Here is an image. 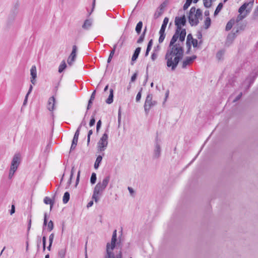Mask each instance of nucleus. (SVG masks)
I'll list each match as a JSON object with an SVG mask.
<instances>
[{
    "mask_svg": "<svg viewBox=\"0 0 258 258\" xmlns=\"http://www.w3.org/2000/svg\"><path fill=\"white\" fill-rule=\"evenodd\" d=\"M183 54L184 48L179 43L172 46L169 45L165 55L167 67L171 71H174L183 58Z\"/></svg>",
    "mask_w": 258,
    "mask_h": 258,
    "instance_id": "nucleus-1",
    "label": "nucleus"
},
{
    "mask_svg": "<svg viewBox=\"0 0 258 258\" xmlns=\"http://www.w3.org/2000/svg\"><path fill=\"white\" fill-rule=\"evenodd\" d=\"M117 234L115 230L111 238V243H107L106 245V254L104 258H122V252L119 248L118 243L116 245Z\"/></svg>",
    "mask_w": 258,
    "mask_h": 258,
    "instance_id": "nucleus-2",
    "label": "nucleus"
},
{
    "mask_svg": "<svg viewBox=\"0 0 258 258\" xmlns=\"http://www.w3.org/2000/svg\"><path fill=\"white\" fill-rule=\"evenodd\" d=\"M110 180V176H106L101 182H99L96 185L94 188L92 199L96 203H97L101 196L102 195L103 191L107 187Z\"/></svg>",
    "mask_w": 258,
    "mask_h": 258,
    "instance_id": "nucleus-3",
    "label": "nucleus"
},
{
    "mask_svg": "<svg viewBox=\"0 0 258 258\" xmlns=\"http://www.w3.org/2000/svg\"><path fill=\"white\" fill-rule=\"evenodd\" d=\"M108 130H106L97 143V150L98 153H104L108 146Z\"/></svg>",
    "mask_w": 258,
    "mask_h": 258,
    "instance_id": "nucleus-4",
    "label": "nucleus"
},
{
    "mask_svg": "<svg viewBox=\"0 0 258 258\" xmlns=\"http://www.w3.org/2000/svg\"><path fill=\"white\" fill-rule=\"evenodd\" d=\"M20 163V155L19 154H16L14 155L10 166V169L9 174V178L11 179L15 172L18 169V167Z\"/></svg>",
    "mask_w": 258,
    "mask_h": 258,
    "instance_id": "nucleus-5",
    "label": "nucleus"
},
{
    "mask_svg": "<svg viewBox=\"0 0 258 258\" xmlns=\"http://www.w3.org/2000/svg\"><path fill=\"white\" fill-rule=\"evenodd\" d=\"M161 141L159 139L158 135H157L154 142V148L153 152V158L158 159L161 155Z\"/></svg>",
    "mask_w": 258,
    "mask_h": 258,
    "instance_id": "nucleus-6",
    "label": "nucleus"
},
{
    "mask_svg": "<svg viewBox=\"0 0 258 258\" xmlns=\"http://www.w3.org/2000/svg\"><path fill=\"white\" fill-rule=\"evenodd\" d=\"M152 98V94L149 93L147 95L144 105V110L146 114H148L150 109L157 104V102L156 101H153Z\"/></svg>",
    "mask_w": 258,
    "mask_h": 258,
    "instance_id": "nucleus-7",
    "label": "nucleus"
},
{
    "mask_svg": "<svg viewBox=\"0 0 258 258\" xmlns=\"http://www.w3.org/2000/svg\"><path fill=\"white\" fill-rule=\"evenodd\" d=\"M195 12L196 8L194 7H191L188 16V22L191 26H197L199 23V19H200L198 17H194Z\"/></svg>",
    "mask_w": 258,
    "mask_h": 258,
    "instance_id": "nucleus-8",
    "label": "nucleus"
},
{
    "mask_svg": "<svg viewBox=\"0 0 258 258\" xmlns=\"http://www.w3.org/2000/svg\"><path fill=\"white\" fill-rule=\"evenodd\" d=\"M186 20L184 15L181 17H176L175 18V25L176 27V30L180 31L182 30V26L185 25Z\"/></svg>",
    "mask_w": 258,
    "mask_h": 258,
    "instance_id": "nucleus-9",
    "label": "nucleus"
},
{
    "mask_svg": "<svg viewBox=\"0 0 258 258\" xmlns=\"http://www.w3.org/2000/svg\"><path fill=\"white\" fill-rule=\"evenodd\" d=\"M166 6V4L165 2H163L157 8L154 15V19H156L162 15Z\"/></svg>",
    "mask_w": 258,
    "mask_h": 258,
    "instance_id": "nucleus-10",
    "label": "nucleus"
},
{
    "mask_svg": "<svg viewBox=\"0 0 258 258\" xmlns=\"http://www.w3.org/2000/svg\"><path fill=\"white\" fill-rule=\"evenodd\" d=\"M197 56L196 55H193L191 56H187L185 57L184 60H183L182 62V68L183 69H185L187 67V66L191 64L194 60L197 58Z\"/></svg>",
    "mask_w": 258,
    "mask_h": 258,
    "instance_id": "nucleus-11",
    "label": "nucleus"
},
{
    "mask_svg": "<svg viewBox=\"0 0 258 258\" xmlns=\"http://www.w3.org/2000/svg\"><path fill=\"white\" fill-rule=\"evenodd\" d=\"M77 51V47L76 45H74L73 46L72 52L68 59V63L69 65H72V64L75 61L76 57Z\"/></svg>",
    "mask_w": 258,
    "mask_h": 258,
    "instance_id": "nucleus-12",
    "label": "nucleus"
},
{
    "mask_svg": "<svg viewBox=\"0 0 258 258\" xmlns=\"http://www.w3.org/2000/svg\"><path fill=\"white\" fill-rule=\"evenodd\" d=\"M93 20L91 18L86 19L82 26V28L83 30L88 31L91 29L93 26Z\"/></svg>",
    "mask_w": 258,
    "mask_h": 258,
    "instance_id": "nucleus-13",
    "label": "nucleus"
},
{
    "mask_svg": "<svg viewBox=\"0 0 258 258\" xmlns=\"http://www.w3.org/2000/svg\"><path fill=\"white\" fill-rule=\"evenodd\" d=\"M253 0L252 1H250L249 2H245L238 9V13L240 14H242V13L246 10V8L249 6L250 5L251 8L252 7V5L253 4Z\"/></svg>",
    "mask_w": 258,
    "mask_h": 258,
    "instance_id": "nucleus-14",
    "label": "nucleus"
},
{
    "mask_svg": "<svg viewBox=\"0 0 258 258\" xmlns=\"http://www.w3.org/2000/svg\"><path fill=\"white\" fill-rule=\"evenodd\" d=\"M141 50V47H138L136 48V49L134 51V53L132 57V62H131L132 65L134 64L133 62L136 61L137 59V58H138L139 55L140 53Z\"/></svg>",
    "mask_w": 258,
    "mask_h": 258,
    "instance_id": "nucleus-15",
    "label": "nucleus"
},
{
    "mask_svg": "<svg viewBox=\"0 0 258 258\" xmlns=\"http://www.w3.org/2000/svg\"><path fill=\"white\" fill-rule=\"evenodd\" d=\"M55 99L53 96L50 97L48 101L47 109L49 111H52L54 109Z\"/></svg>",
    "mask_w": 258,
    "mask_h": 258,
    "instance_id": "nucleus-16",
    "label": "nucleus"
},
{
    "mask_svg": "<svg viewBox=\"0 0 258 258\" xmlns=\"http://www.w3.org/2000/svg\"><path fill=\"white\" fill-rule=\"evenodd\" d=\"M179 31L177 30H175V33L173 34L170 40L169 45L172 46V45H176V42L177 41L179 37V35L180 34L179 33Z\"/></svg>",
    "mask_w": 258,
    "mask_h": 258,
    "instance_id": "nucleus-17",
    "label": "nucleus"
},
{
    "mask_svg": "<svg viewBox=\"0 0 258 258\" xmlns=\"http://www.w3.org/2000/svg\"><path fill=\"white\" fill-rule=\"evenodd\" d=\"M95 95H96V90H94L92 93L91 95L90 98V99L88 101V105L87 107V111L86 112V114H87L88 110H89L90 108H91V107L93 104V102L95 98Z\"/></svg>",
    "mask_w": 258,
    "mask_h": 258,
    "instance_id": "nucleus-18",
    "label": "nucleus"
},
{
    "mask_svg": "<svg viewBox=\"0 0 258 258\" xmlns=\"http://www.w3.org/2000/svg\"><path fill=\"white\" fill-rule=\"evenodd\" d=\"M104 156V153H102L101 155H99L96 159L94 163V168L97 169L100 166V164L102 161L103 157Z\"/></svg>",
    "mask_w": 258,
    "mask_h": 258,
    "instance_id": "nucleus-19",
    "label": "nucleus"
},
{
    "mask_svg": "<svg viewBox=\"0 0 258 258\" xmlns=\"http://www.w3.org/2000/svg\"><path fill=\"white\" fill-rule=\"evenodd\" d=\"M179 41L183 42L185 40V37L186 36V30L185 29H182V30L179 31Z\"/></svg>",
    "mask_w": 258,
    "mask_h": 258,
    "instance_id": "nucleus-20",
    "label": "nucleus"
},
{
    "mask_svg": "<svg viewBox=\"0 0 258 258\" xmlns=\"http://www.w3.org/2000/svg\"><path fill=\"white\" fill-rule=\"evenodd\" d=\"M113 101V90L112 89H110L109 90V95L107 99L106 100L105 102L107 104H110L112 103Z\"/></svg>",
    "mask_w": 258,
    "mask_h": 258,
    "instance_id": "nucleus-21",
    "label": "nucleus"
},
{
    "mask_svg": "<svg viewBox=\"0 0 258 258\" xmlns=\"http://www.w3.org/2000/svg\"><path fill=\"white\" fill-rule=\"evenodd\" d=\"M235 22V20L233 19H231V20H230V21L228 22L226 25L225 30L226 31L230 30L232 28L233 25L234 24Z\"/></svg>",
    "mask_w": 258,
    "mask_h": 258,
    "instance_id": "nucleus-22",
    "label": "nucleus"
},
{
    "mask_svg": "<svg viewBox=\"0 0 258 258\" xmlns=\"http://www.w3.org/2000/svg\"><path fill=\"white\" fill-rule=\"evenodd\" d=\"M169 22V18L168 17L164 18L160 31H165L167 25Z\"/></svg>",
    "mask_w": 258,
    "mask_h": 258,
    "instance_id": "nucleus-23",
    "label": "nucleus"
},
{
    "mask_svg": "<svg viewBox=\"0 0 258 258\" xmlns=\"http://www.w3.org/2000/svg\"><path fill=\"white\" fill-rule=\"evenodd\" d=\"M67 251L66 247L60 248L58 251V255L60 258H65Z\"/></svg>",
    "mask_w": 258,
    "mask_h": 258,
    "instance_id": "nucleus-24",
    "label": "nucleus"
},
{
    "mask_svg": "<svg viewBox=\"0 0 258 258\" xmlns=\"http://www.w3.org/2000/svg\"><path fill=\"white\" fill-rule=\"evenodd\" d=\"M142 27H143V22L142 21H139L137 23L136 28H135V31L138 35L140 34L141 31H142Z\"/></svg>",
    "mask_w": 258,
    "mask_h": 258,
    "instance_id": "nucleus-25",
    "label": "nucleus"
},
{
    "mask_svg": "<svg viewBox=\"0 0 258 258\" xmlns=\"http://www.w3.org/2000/svg\"><path fill=\"white\" fill-rule=\"evenodd\" d=\"M44 203L46 205H50V209H51L54 204V201L52 200L50 198L46 197L44 199Z\"/></svg>",
    "mask_w": 258,
    "mask_h": 258,
    "instance_id": "nucleus-26",
    "label": "nucleus"
},
{
    "mask_svg": "<svg viewBox=\"0 0 258 258\" xmlns=\"http://www.w3.org/2000/svg\"><path fill=\"white\" fill-rule=\"evenodd\" d=\"M30 73L31 78L32 79H36L37 77V71H36V68L35 66H33L30 70Z\"/></svg>",
    "mask_w": 258,
    "mask_h": 258,
    "instance_id": "nucleus-27",
    "label": "nucleus"
},
{
    "mask_svg": "<svg viewBox=\"0 0 258 258\" xmlns=\"http://www.w3.org/2000/svg\"><path fill=\"white\" fill-rule=\"evenodd\" d=\"M211 24V20L210 18L209 17H207L204 21V28L205 29H208L210 27Z\"/></svg>",
    "mask_w": 258,
    "mask_h": 258,
    "instance_id": "nucleus-28",
    "label": "nucleus"
},
{
    "mask_svg": "<svg viewBox=\"0 0 258 258\" xmlns=\"http://www.w3.org/2000/svg\"><path fill=\"white\" fill-rule=\"evenodd\" d=\"M70 193L68 191L65 192L63 195V199H62L63 203L64 204H67L70 200Z\"/></svg>",
    "mask_w": 258,
    "mask_h": 258,
    "instance_id": "nucleus-29",
    "label": "nucleus"
},
{
    "mask_svg": "<svg viewBox=\"0 0 258 258\" xmlns=\"http://www.w3.org/2000/svg\"><path fill=\"white\" fill-rule=\"evenodd\" d=\"M237 34L233 32L232 34H229L227 37V42L229 41H232L236 37Z\"/></svg>",
    "mask_w": 258,
    "mask_h": 258,
    "instance_id": "nucleus-30",
    "label": "nucleus"
},
{
    "mask_svg": "<svg viewBox=\"0 0 258 258\" xmlns=\"http://www.w3.org/2000/svg\"><path fill=\"white\" fill-rule=\"evenodd\" d=\"M67 64L64 60H62L59 66L58 72L61 73L66 68Z\"/></svg>",
    "mask_w": 258,
    "mask_h": 258,
    "instance_id": "nucleus-31",
    "label": "nucleus"
},
{
    "mask_svg": "<svg viewBox=\"0 0 258 258\" xmlns=\"http://www.w3.org/2000/svg\"><path fill=\"white\" fill-rule=\"evenodd\" d=\"M224 53H225V50L223 49L219 50L216 53V58L218 60L221 59L224 54Z\"/></svg>",
    "mask_w": 258,
    "mask_h": 258,
    "instance_id": "nucleus-32",
    "label": "nucleus"
},
{
    "mask_svg": "<svg viewBox=\"0 0 258 258\" xmlns=\"http://www.w3.org/2000/svg\"><path fill=\"white\" fill-rule=\"evenodd\" d=\"M80 132L79 130H77L75 133V135L74 136V138H73V141H72V142L73 143H78V138H79V135H80Z\"/></svg>",
    "mask_w": 258,
    "mask_h": 258,
    "instance_id": "nucleus-33",
    "label": "nucleus"
},
{
    "mask_svg": "<svg viewBox=\"0 0 258 258\" xmlns=\"http://www.w3.org/2000/svg\"><path fill=\"white\" fill-rule=\"evenodd\" d=\"M159 34H160V36L159 38L158 41H159V43H161L163 42V41L165 38L166 35H165V32L160 31H159Z\"/></svg>",
    "mask_w": 258,
    "mask_h": 258,
    "instance_id": "nucleus-34",
    "label": "nucleus"
},
{
    "mask_svg": "<svg viewBox=\"0 0 258 258\" xmlns=\"http://www.w3.org/2000/svg\"><path fill=\"white\" fill-rule=\"evenodd\" d=\"M223 7V5L222 3H220L216 8L214 12V15H217L221 10Z\"/></svg>",
    "mask_w": 258,
    "mask_h": 258,
    "instance_id": "nucleus-35",
    "label": "nucleus"
},
{
    "mask_svg": "<svg viewBox=\"0 0 258 258\" xmlns=\"http://www.w3.org/2000/svg\"><path fill=\"white\" fill-rule=\"evenodd\" d=\"M196 13H195L194 17H198L200 19H202V12L201 10L200 9H198L197 10L196 9Z\"/></svg>",
    "mask_w": 258,
    "mask_h": 258,
    "instance_id": "nucleus-36",
    "label": "nucleus"
},
{
    "mask_svg": "<svg viewBox=\"0 0 258 258\" xmlns=\"http://www.w3.org/2000/svg\"><path fill=\"white\" fill-rule=\"evenodd\" d=\"M237 28L235 32L237 34L240 31L243 30L245 29V25L239 24L237 25Z\"/></svg>",
    "mask_w": 258,
    "mask_h": 258,
    "instance_id": "nucleus-37",
    "label": "nucleus"
},
{
    "mask_svg": "<svg viewBox=\"0 0 258 258\" xmlns=\"http://www.w3.org/2000/svg\"><path fill=\"white\" fill-rule=\"evenodd\" d=\"M97 179L96 174L95 172H93L91 174V178H90V182L92 184H94L95 183Z\"/></svg>",
    "mask_w": 258,
    "mask_h": 258,
    "instance_id": "nucleus-38",
    "label": "nucleus"
},
{
    "mask_svg": "<svg viewBox=\"0 0 258 258\" xmlns=\"http://www.w3.org/2000/svg\"><path fill=\"white\" fill-rule=\"evenodd\" d=\"M145 35H145V32L144 33H142L141 34V35L140 36V37L138 38V39L137 40V43H138V44L142 43L144 41V40L145 39Z\"/></svg>",
    "mask_w": 258,
    "mask_h": 258,
    "instance_id": "nucleus-39",
    "label": "nucleus"
},
{
    "mask_svg": "<svg viewBox=\"0 0 258 258\" xmlns=\"http://www.w3.org/2000/svg\"><path fill=\"white\" fill-rule=\"evenodd\" d=\"M204 6L207 8L211 7L212 4V0H203Z\"/></svg>",
    "mask_w": 258,
    "mask_h": 258,
    "instance_id": "nucleus-40",
    "label": "nucleus"
},
{
    "mask_svg": "<svg viewBox=\"0 0 258 258\" xmlns=\"http://www.w3.org/2000/svg\"><path fill=\"white\" fill-rule=\"evenodd\" d=\"M257 76H258V72H256L253 76H252V77H250L249 81V86L253 84V82L254 81L255 79L257 77Z\"/></svg>",
    "mask_w": 258,
    "mask_h": 258,
    "instance_id": "nucleus-41",
    "label": "nucleus"
},
{
    "mask_svg": "<svg viewBox=\"0 0 258 258\" xmlns=\"http://www.w3.org/2000/svg\"><path fill=\"white\" fill-rule=\"evenodd\" d=\"M74 168H75V167H74V166H73V167H72V169H71L70 178L68 181V184L69 186L71 184V182H72V179L73 177L74 173Z\"/></svg>",
    "mask_w": 258,
    "mask_h": 258,
    "instance_id": "nucleus-42",
    "label": "nucleus"
},
{
    "mask_svg": "<svg viewBox=\"0 0 258 258\" xmlns=\"http://www.w3.org/2000/svg\"><path fill=\"white\" fill-rule=\"evenodd\" d=\"M86 114H85V116H86ZM86 126V121L85 120V118H83V119L82 120V121H81L80 124L79 125V126H78V128L77 130H79V131H80L81 130V128L82 127V126Z\"/></svg>",
    "mask_w": 258,
    "mask_h": 258,
    "instance_id": "nucleus-43",
    "label": "nucleus"
},
{
    "mask_svg": "<svg viewBox=\"0 0 258 258\" xmlns=\"http://www.w3.org/2000/svg\"><path fill=\"white\" fill-rule=\"evenodd\" d=\"M95 121H96V120H95V114H94L93 115H92L91 116V119L89 122V126H93L95 123Z\"/></svg>",
    "mask_w": 258,
    "mask_h": 258,
    "instance_id": "nucleus-44",
    "label": "nucleus"
},
{
    "mask_svg": "<svg viewBox=\"0 0 258 258\" xmlns=\"http://www.w3.org/2000/svg\"><path fill=\"white\" fill-rule=\"evenodd\" d=\"M142 90H143V88H141L140 91L138 93V94L137 95L136 100V102H139L141 100V96H142Z\"/></svg>",
    "mask_w": 258,
    "mask_h": 258,
    "instance_id": "nucleus-45",
    "label": "nucleus"
},
{
    "mask_svg": "<svg viewBox=\"0 0 258 258\" xmlns=\"http://www.w3.org/2000/svg\"><path fill=\"white\" fill-rule=\"evenodd\" d=\"M92 134H93L92 130H89L88 133V135H87V146H89L90 144V137H91V136L92 135Z\"/></svg>",
    "mask_w": 258,
    "mask_h": 258,
    "instance_id": "nucleus-46",
    "label": "nucleus"
},
{
    "mask_svg": "<svg viewBox=\"0 0 258 258\" xmlns=\"http://www.w3.org/2000/svg\"><path fill=\"white\" fill-rule=\"evenodd\" d=\"M53 229V223L50 220L47 224V229L48 231H51Z\"/></svg>",
    "mask_w": 258,
    "mask_h": 258,
    "instance_id": "nucleus-47",
    "label": "nucleus"
},
{
    "mask_svg": "<svg viewBox=\"0 0 258 258\" xmlns=\"http://www.w3.org/2000/svg\"><path fill=\"white\" fill-rule=\"evenodd\" d=\"M42 246H43V251H44L46 248V237L45 236H43L42 238Z\"/></svg>",
    "mask_w": 258,
    "mask_h": 258,
    "instance_id": "nucleus-48",
    "label": "nucleus"
},
{
    "mask_svg": "<svg viewBox=\"0 0 258 258\" xmlns=\"http://www.w3.org/2000/svg\"><path fill=\"white\" fill-rule=\"evenodd\" d=\"M41 242V237L40 236H37V252L40 249V245Z\"/></svg>",
    "mask_w": 258,
    "mask_h": 258,
    "instance_id": "nucleus-49",
    "label": "nucleus"
},
{
    "mask_svg": "<svg viewBox=\"0 0 258 258\" xmlns=\"http://www.w3.org/2000/svg\"><path fill=\"white\" fill-rule=\"evenodd\" d=\"M153 40L152 39H151V40H149V41L148 43V45H147V47L146 49H147L148 50H151L152 45H153Z\"/></svg>",
    "mask_w": 258,
    "mask_h": 258,
    "instance_id": "nucleus-50",
    "label": "nucleus"
},
{
    "mask_svg": "<svg viewBox=\"0 0 258 258\" xmlns=\"http://www.w3.org/2000/svg\"><path fill=\"white\" fill-rule=\"evenodd\" d=\"M101 124H102V122H101V120L100 119L97 122V125H96V132L97 133L99 132V131L100 129V127L101 126Z\"/></svg>",
    "mask_w": 258,
    "mask_h": 258,
    "instance_id": "nucleus-51",
    "label": "nucleus"
},
{
    "mask_svg": "<svg viewBox=\"0 0 258 258\" xmlns=\"http://www.w3.org/2000/svg\"><path fill=\"white\" fill-rule=\"evenodd\" d=\"M186 44L187 47V50L186 51V54H189L191 49V45L190 42H186Z\"/></svg>",
    "mask_w": 258,
    "mask_h": 258,
    "instance_id": "nucleus-52",
    "label": "nucleus"
},
{
    "mask_svg": "<svg viewBox=\"0 0 258 258\" xmlns=\"http://www.w3.org/2000/svg\"><path fill=\"white\" fill-rule=\"evenodd\" d=\"M80 172H81V171L80 170H79L77 173V176L76 181L75 187H77V185L78 184V183L79 182Z\"/></svg>",
    "mask_w": 258,
    "mask_h": 258,
    "instance_id": "nucleus-53",
    "label": "nucleus"
},
{
    "mask_svg": "<svg viewBox=\"0 0 258 258\" xmlns=\"http://www.w3.org/2000/svg\"><path fill=\"white\" fill-rule=\"evenodd\" d=\"M31 218H30L28 220V223L27 232V236H28V235H29V231H30V230L31 228Z\"/></svg>",
    "mask_w": 258,
    "mask_h": 258,
    "instance_id": "nucleus-54",
    "label": "nucleus"
},
{
    "mask_svg": "<svg viewBox=\"0 0 258 258\" xmlns=\"http://www.w3.org/2000/svg\"><path fill=\"white\" fill-rule=\"evenodd\" d=\"M47 222V214L45 213L44 214V222H43V231H44V227L46 226Z\"/></svg>",
    "mask_w": 258,
    "mask_h": 258,
    "instance_id": "nucleus-55",
    "label": "nucleus"
},
{
    "mask_svg": "<svg viewBox=\"0 0 258 258\" xmlns=\"http://www.w3.org/2000/svg\"><path fill=\"white\" fill-rule=\"evenodd\" d=\"M191 4L189 2H187L186 1L185 3L184 4L183 7V10H186L188 9V8L190 6Z\"/></svg>",
    "mask_w": 258,
    "mask_h": 258,
    "instance_id": "nucleus-56",
    "label": "nucleus"
},
{
    "mask_svg": "<svg viewBox=\"0 0 258 258\" xmlns=\"http://www.w3.org/2000/svg\"><path fill=\"white\" fill-rule=\"evenodd\" d=\"M191 4L189 2H187L186 1L185 3L184 4L183 7V10H186L188 9V8L190 6Z\"/></svg>",
    "mask_w": 258,
    "mask_h": 258,
    "instance_id": "nucleus-57",
    "label": "nucleus"
},
{
    "mask_svg": "<svg viewBox=\"0 0 258 258\" xmlns=\"http://www.w3.org/2000/svg\"><path fill=\"white\" fill-rule=\"evenodd\" d=\"M191 4L189 2H187L186 1L185 3L184 4L183 7V10H186L188 9V8L190 6Z\"/></svg>",
    "mask_w": 258,
    "mask_h": 258,
    "instance_id": "nucleus-58",
    "label": "nucleus"
},
{
    "mask_svg": "<svg viewBox=\"0 0 258 258\" xmlns=\"http://www.w3.org/2000/svg\"><path fill=\"white\" fill-rule=\"evenodd\" d=\"M191 43V45L192 44L194 47H197L198 46V41L197 39H194Z\"/></svg>",
    "mask_w": 258,
    "mask_h": 258,
    "instance_id": "nucleus-59",
    "label": "nucleus"
},
{
    "mask_svg": "<svg viewBox=\"0 0 258 258\" xmlns=\"http://www.w3.org/2000/svg\"><path fill=\"white\" fill-rule=\"evenodd\" d=\"M194 38H193L191 34H188L186 38V42H190V40H192Z\"/></svg>",
    "mask_w": 258,
    "mask_h": 258,
    "instance_id": "nucleus-60",
    "label": "nucleus"
},
{
    "mask_svg": "<svg viewBox=\"0 0 258 258\" xmlns=\"http://www.w3.org/2000/svg\"><path fill=\"white\" fill-rule=\"evenodd\" d=\"M54 237V234L51 233L49 236V243H52Z\"/></svg>",
    "mask_w": 258,
    "mask_h": 258,
    "instance_id": "nucleus-61",
    "label": "nucleus"
},
{
    "mask_svg": "<svg viewBox=\"0 0 258 258\" xmlns=\"http://www.w3.org/2000/svg\"><path fill=\"white\" fill-rule=\"evenodd\" d=\"M245 17V16L241 15V14H239L236 19V22H238V21L242 20Z\"/></svg>",
    "mask_w": 258,
    "mask_h": 258,
    "instance_id": "nucleus-62",
    "label": "nucleus"
},
{
    "mask_svg": "<svg viewBox=\"0 0 258 258\" xmlns=\"http://www.w3.org/2000/svg\"><path fill=\"white\" fill-rule=\"evenodd\" d=\"M137 73H135L131 77V82H134L137 79Z\"/></svg>",
    "mask_w": 258,
    "mask_h": 258,
    "instance_id": "nucleus-63",
    "label": "nucleus"
},
{
    "mask_svg": "<svg viewBox=\"0 0 258 258\" xmlns=\"http://www.w3.org/2000/svg\"><path fill=\"white\" fill-rule=\"evenodd\" d=\"M242 93H240L237 96H236V97L233 100V102H236L237 101L239 100L241 96H242Z\"/></svg>",
    "mask_w": 258,
    "mask_h": 258,
    "instance_id": "nucleus-64",
    "label": "nucleus"
}]
</instances>
